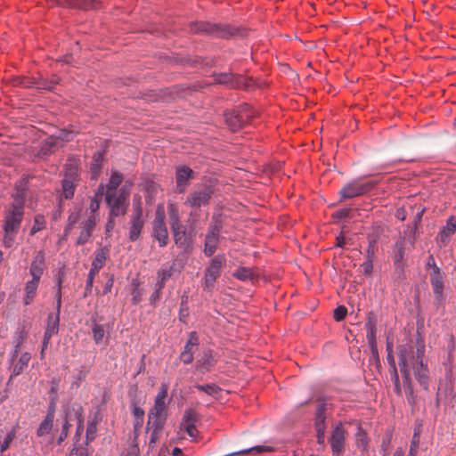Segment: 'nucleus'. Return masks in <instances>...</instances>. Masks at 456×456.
Masks as SVG:
<instances>
[{
    "instance_id": "f257e3e1",
    "label": "nucleus",
    "mask_w": 456,
    "mask_h": 456,
    "mask_svg": "<svg viewBox=\"0 0 456 456\" xmlns=\"http://www.w3.org/2000/svg\"><path fill=\"white\" fill-rule=\"evenodd\" d=\"M425 343L421 338L416 340L415 351L411 344L398 346V364L403 378V389L408 403L413 405L416 403V396L413 392L411 376L425 389L428 384V369L424 363Z\"/></svg>"
},
{
    "instance_id": "f03ea898",
    "label": "nucleus",
    "mask_w": 456,
    "mask_h": 456,
    "mask_svg": "<svg viewBox=\"0 0 456 456\" xmlns=\"http://www.w3.org/2000/svg\"><path fill=\"white\" fill-rule=\"evenodd\" d=\"M25 183L20 182L17 187L14 202L5 210L3 220V244L5 248H11L15 242L16 236L20 231L24 215V191Z\"/></svg>"
},
{
    "instance_id": "7ed1b4c3",
    "label": "nucleus",
    "mask_w": 456,
    "mask_h": 456,
    "mask_svg": "<svg viewBox=\"0 0 456 456\" xmlns=\"http://www.w3.org/2000/svg\"><path fill=\"white\" fill-rule=\"evenodd\" d=\"M168 385L162 383L158 392L154 404L148 413L147 425L156 426L159 429L163 428L167 417V404L166 398L167 396Z\"/></svg>"
},
{
    "instance_id": "20e7f679",
    "label": "nucleus",
    "mask_w": 456,
    "mask_h": 456,
    "mask_svg": "<svg viewBox=\"0 0 456 456\" xmlns=\"http://www.w3.org/2000/svg\"><path fill=\"white\" fill-rule=\"evenodd\" d=\"M256 115V110L245 103L238 110L228 111L224 114L225 123L232 131H237L248 123Z\"/></svg>"
},
{
    "instance_id": "39448f33",
    "label": "nucleus",
    "mask_w": 456,
    "mask_h": 456,
    "mask_svg": "<svg viewBox=\"0 0 456 456\" xmlns=\"http://www.w3.org/2000/svg\"><path fill=\"white\" fill-rule=\"evenodd\" d=\"M57 298V311L56 313H51L48 314L45 330L44 334V340L41 350V357H44L45 350L48 346L50 343V339L53 335H56L59 331V323H60V309L61 305V286L59 285L58 290L56 293Z\"/></svg>"
},
{
    "instance_id": "423d86ee",
    "label": "nucleus",
    "mask_w": 456,
    "mask_h": 456,
    "mask_svg": "<svg viewBox=\"0 0 456 456\" xmlns=\"http://www.w3.org/2000/svg\"><path fill=\"white\" fill-rule=\"evenodd\" d=\"M212 194L213 190L210 186L199 185L187 195L183 204L192 209H198L208 205Z\"/></svg>"
},
{
    "instance_id": "0eeeda50",
    "label": "nucleus",
    "mask_w": 456,
    "mask_h": 456,
    "mask_svg": "<svg viewBox=\"0 0 456 456\" xmlns=\"http://www.w3.org/2000/svg\"><path fill=\"white\" fill-rule=\"evenodd\" d=\"M128 194L124 187L118 190V193L105 192V201L110 208L109 214L111 216H124L126 213Z\"/></svg>"
},
{
    "instance_id": "6e6552de",
    "label": "nucleus",
    "mask_w": 456,
    "mask_h": 456,
    "mask_svg": "<svg viewBox=\"0 0 456 456\" xmlns=\"http://www.w3.org/2000/svg\"><path fill=\"white\" fill-rule=\"evenodd\" d=\"M226 259L223 255H216L211 259L209 265L207 267L204 274L202 287L204 289L210 290L213 289L216 279L221 275L223 267Z\"/></svg>"
},
{
    "instance_id": "1a4fd4ad",
    "label": "nucleus",
    "mask_w": 456,
    "mask_h": 456,
    "mask_svg": "<svg viewBox=\"0 0 456 456\" xmlns=\"http://www.w3.org/2000/svg\"><path fill=\"white\" fill-rule=\"evenodd\" d=\"M145 219L143 217V209L140 201L134 202L133 214L129 221V240L135 241L139 239L142 230L144 226Z\"/></svg>"
},
{
    "instance_id": "9d476101",
    "label": "nucleus",
    "mask_w": 456,
    "mask_h": 456,
    "mask_svg": "<svg viewBox=\"0 0 456 456\" xmlns=\"http://www.w3.org/2000/svg\"><path fill=\"white\" fill-rule=\"evenodd\" d=\"M153 237L158 240L159 247H165L168 242V232L165 224L163 205H159L156 208L153 221Z\"/></svg>"
},
{
    "instance_id": "9b49d317",
    "label": "nucleus",
    "mask_w": 456,
    "mask_h": 456,
    "mask_svg": "<svg viewBox=\"0 0 456 456\" xmlns=\"http://www.w3.org/2000/svg\"><path fill=\"white\" fill-rule=\"evenodd\" d=\"M375 185L376 183L373 181H369L366 183L354 181L347 183L340 190V195L344 200L352 199L370 191Z\"/></svg>"
},
{
    "instance_id": "f8f14e48",
    "label": "nucleus",
    "mask_w": 456,
    "mask_h": 456,
    "mask_svg": "<svg viewBox=\"0 0 456 456\" xmlns=\"http://www.w3.org/2000/svg\"><path fill=\"white\" fill-rule=\"evenodd\" d=\"M346 430L341 423H338L331 431L329 443L333 456H340L345 450Z\"/></svg>"
},
{
    "instance_id": "ddd939ff",
    "label": "nucleus",
    "mask_w": 456,
    "mask_h": 456,
    "mask_svg": "<svg viewBox=\"0 0 456 456\" xmlns=\"http://www.w3.org/2000/svg\"><path fill=\"white\" fill-rule=\"evenodd\" d=\"M221 229L222 224L220 222H215L208 227L204 243V253L206 256H210L216 252Z\"/></svg>"
},
{
    "instance_id": "4468645a",
    "label": "nucleus",
    "mask_w": 456,
    "mask_h": 456,
    "mask_svg": "<svg viewBox=\"0 0 456 456\" xmlns=\"http://www.w3.org/2000/svg\"><path fill=\"white\" fill-rule=\"evenodd\" d=\"M195 178V172L187 166H177L175 167L176 191L183 193L191 182Z\"/></svg>"
},
{
    "instance_id": "2eb2a0df",
    "label": "nucleus",
    "mask_w": 456,
    "mask_h": 456,
    "mask_svg": "<svg viewBox=\"0 0 456 456\" xmlns=\"http://www.w3.org/2000/svg\"><path fill=\"white\" fill-rule=\"evenodd\" d=\"M197 421V412L193 409H186L180 424V429L185 431L192 440H195L199 435L196 428Z\"/></svg>"
},
{
    "instance_id": "dca6fc26",
    "label": "nucleus",
    "mask_w": 456,
    "mask_h": 456,
    "mask_svg": "<svg viewBox=\"0 0 456 456\" xmlns=\"http://www.w3.org/2000/svg\"><path fill=\"white\" fill-rule=\"evenodd\" d=\"M387 362L389 365L390 375H391V379L394 383L395 392L396 393V395H402L403 389L400 385V379H399V376H398V372H397V369H396L395 360V357L393 354V345L389 342L387 343Z\"/></svg>"
},
{
    "instance_id": "f3484780",
    "label": "nucleus",
    "mask_w": 456,
    "mask_h": 456,
    "mask_svg": "<svg viewBox=\"0 0 456 456\" xmlns=\"http://www.w3.org/2000/svg\"><path fill=\"white\" fill-rule=\"evenodd\" d=\"M98 221L99 218L86 216V218L80 224L81 231L77 237V244L84 245L89 240Z\"/></svg>"
},
{
    "instance_id": "a211bd4d",
    "label": "nucleus",
    "mask_w": 456,
    "mask_h": 456,
    "mask_svg": "<svg viewBox=\"0 0 456 456\" xmlns=\"http://www.w3.org/2000/svg\"><path fill=\"white\" fill-rule=\"evenodd\" d=\"M430 282L432 285L433 292L436 296V298L438 301L443 300V292H444V277L443 273L440 271V268L436 266L435 262L433 261V272L430 275Z\"/></svg>"
},
{
    "instance_id": "6ab92c4d",
    "label": "nucleus",
    "mask_w": 456,
    "mask_h": 456,
    "mask_svg": "<svg viewBox=\"0 0 456 456\" xmlns=\"http://www.w3.org/2000/svg\"><path fill=\"white\" fill-rule=\"evenodd\" d=\"M191 31L195 33L206 32L215 34L218 37H225L227 32L217 24H211L208 22H195L191 24Z\"/></svg>"
},
{
    "instance_id": "aec40b11",
    "label": "nucleus",
    "mask_w": 456,
    "mask_h": 456,
    "mask_svg": "<svg viewBox=\"0 0 456 456\" xmlns=\"http://www.w3.org/2000/svg\"><path fill=\"white\" fill-rule=\"evenodd\" d=\"M59 79L54 77L51 80H46L43 78L36 79V78H23L20 81V85L24 87H36L37 89L43 90H53L54 86L57 85Z\"/></svg>"
},
{
    "instance_id": "412c9836",
    "label": "nucleus",
    "mask_w": 456,
    "mask_h": 456,
    "mask_svg": "<svg viewBox=\"0 0 456 456\" xmlns=\"http://www.w3.org/2000/svg\"><path fill=\"white\" fill-rule=\"evenodd\" d=\"M216 359L211 350L201 353L196 362V368L201 372L209 371L216 364Z\"/></svg>"
},
{
    "instance_id": "4be33fe9",
    "label": "nucleus",
    "mask_w": 456,
    "mask_h": 456,
    "mask_svg": "<svg viewBox=\"0 0 456 456\" xmlns=\"http://www.w3.org/2000/svg\"><path fill=\"white\" fill-rule=\"evenodd\" d=\"M74 137V132L69 130H60L57 134L48 136L46 138V144L50 147L54 145L60 148L64 145L66 142H69Z\"/></svg>"
},
{
    "instance_id": "5701e85b",
    "label": "nucleus",
    "mask_w": 456,
    "mask_h": 456,
    "mask_svg": "<svg viewBox=\"0 0 456 456\" xmlns=\"http://www.w3.org/2000/svg\"><path fill=\"white\" fill-rule=\"evenodd\" d=\"M456 232V223L453 216L448 218L445 226L442 228L438 236L437 242L440 246H445L450 240L451 236Z\"/></svg>"
},
{
    "instance_id": "b1692460",
    "label": "nucleus",
    "mask_w": 456,
    "mask_h": 456,
    "mask_svg": "<svg viewBox=\"0 0 456 456\" xmlns=\"http://www.w3.org/2000/svg\"><path fill=\"white\" fill-rule=\"evenodd\" d=\"M104 187L101 184L97 192L90 199L88 209L86 214L87 216H94L100 219L99 208L101 205L102 196L103 194Z\"/></svg>"
},
{
    "instance_id": "393cba45",
    "label": "nucleus",
    "mask_w": 456,
    "mask_h": 456,
    "mask_svg": "<svg viewBox=\"0 0 456 456\" xmlns=\"http://www.w3.org/2000/svg\"><path fill=\"white\" fill-rule=\"evenodd\" d=\"M45 269V254L38 251L35 255L29 268V273L34 278H41Z\"/></svg>"
},
{
    "instance_id": "a878e982",
    "label": "nucleus",
    "mask_w": 456,
    "mask_h": 456,
    "mask_svg": "<svg viewBox=\"0 0 456 456\" xmlns=\"http://www.w3.org/2000/svg\"><path fill=\"white\" fill-rule=\"evenodd\" d=\"M171 231L175 245L179 248H186L189 243L185 226L182 224L171 226Z\"/></svg>"
},
{
    "instance_id": "bb28decb",
    "label": "nucleus",
    "mask_w": 456,
    "mask_h": 456,
    "mask_svg": "<svg viewBox=\"0 0 456 456\" xmlns=\"http://www.w3.org/2000/svg\"><path fill=\"white\" fill-rule=\"evenodd\" d=\"M40 278L32 277L25 285V295L23 302L26 305H30L34 300L38 288Z\"/></svg>"
},
{
    "instance_id": "cd10ccee",
    "label": "nucleus",
    "mask_w": 456,
    "mask_h": 456,
    "mask_svg": "<svg viewBox=\"0 0 456 456\" xmlns=\"http://www.w3.org/2000/svg\"><path fill=\"white\" fill-rule=\"evenodd\" d=\"M365 327L367 330L366 338H367L368 344L371 349V352L374 354H377L378 349H377V341H376V322H375V321L372 319H369L368 322L365 323Z\"/></svg>"
},
{
    "instance_id": "c85d7f7f",
    "label": "nucleus",
    "mask_w": 456,
    "mask_h": 456,
    "mask_svg": "<svg viewBox=\"0 0 456 456\" xmlns=\"http://www.w3.org/2000/svg\"><path fill=\"white\" fill-rule=\"evenodd\" d=\"M54 410H49L44 420L40 423L37 429V436H45L49 434L53 426Z\"/></svg>"
},
{
    "instance_id": "c756f323",
    "label": "nucleus",
    "mask_w": 456,
    "mask_h": 456,
    "mask_svg": "<svg viewBox=\"0 0 456 456\" xmlns=\"http://www.w3.org/2000/svg\"><path fill=\"white\" fill-rule=\"evenodd\" d=\"M109 253H110V250L106 247L97 249L95 251L94 258L92 262L91 269H94V271L99 272V270L104 266L106 260L109 256Z\"/></svg>"
},
{
    "instance_id": "7c9ffc66",
    "label": "nucleus",
    "mask_w": 456,
    "mask_h": 456,
    "mask_svg": "<svg viewBox=\"0 0 456 456\" xmlns=\"http://www.w3.org/2000/svg\"><path fill=\"white\" fill-rule=\"evenodd\" d=\"M123 175L120 174L118 171H112L110 177L109 179L108 183L106 184V191L110 192V194L118 193V188L123 182Z\"/></svg>"
},
{
    "instance_id": "2f4dec72",
    "label": "nucleus",
    "mask_w": 456,
    "mask_h": 456,
    "mask_svg": "<svg viewBox=\"0 0 456 456\" xmlns=\"http://www.w3.org/2000/svg\"><path fill=\"white\" fill-rule=\"evenodd\" d=\"M240 78H235L233 74L220 73L216 76L215 81L218 84L228 85L231 87L240 86Z\"/></svg>"
},
{
    "instance_id": "473e14b6",
    "label": "nucleus",
    "mask_w": 456,
    "mask_h": 456,
    "mask_svg": "<svg viewBox=\"0 0 456 456\" xmlns=\"http://www.w3.org/2000/svg\"><path fill=\"white\" fill-rule=\"evenodd\" d=\"M370 439L366 432L361 428H358V431L355 434V444L362 452H368Z\"/></svg>"
},
{
    "instance_id": "72a5a7b5",
    "label": "nucleus",
    "mask_w": 456,
    "mask_h": 456,
    "mask_svg": "<svg viewBox=\"0 0 456 456\" xmlns=\"http://www.w3.org/2000/svg\"><path fill=\"white\" fill-rule=\"evenodd\" d=\"M30 354L24 353L22 354L18 362L13 365L12 376H18L20 375L28 366L29 361H30Z\"/></svg>"
},
{
    "instance_id": "f704fd0d",
    "label": "nucleus",
    "mask_w": 456,
    "mask_h": 456,
    "mask_svg": "<svg viewBox=\"0 0 456 456\" xmlns=\"http://www.w3.org/2000/svg\"><path fill=\"white\" fill-rule=\"evenodd\" d=\"M76 184L72 176H66L62 180V191L65 199H71L74 196Z\"/></svg>"
},
{
    "instance_id": "c9c22d12",
    "label": "nucleus",
    "mask_w": 456,
    "mask_h": 456,
    "mask_svg": "<svg viewBox=\"0 0 456 456\" xmlns=\"http://www.w3.org/2000/svg\"><path fill=\"white\" fill-rule=\"evenodd\" d=\"M78 408L80 409V416H83L84 410L82 406L75 403L66 409L64 421H68L69 423L72 420L78 421V416L77 415V412L78 413Z\"/></svg>"
},
{
    "instance_id": "e433bc0d",
    "label": "nucleus",
    "mask_w": 456,
    "mask_h": 456,
    "mask_svg": "<svg viewBox=\"0 0 456 456\" xmlns=\"http://www.w3.org/2000/svg\"><path fill=\"white\" fill-rule=\"evenodd\" d=\"M102 154L99 151L94 153L93 157V161L91 163V174L93 179H96L99 175L102 167Z\"/></svg>"
},
{
    "instance_id": "4c0bfd02",
    "label": "nucleus",
    "mask_w": 456,
    "mask_h": 456,
    "mask_svg": "<svg viewBox=\"0 0 456 456\" xmlns=\"http://www.w3.org/2000/svg\"><path fill=\"white\" fill-rule=\"evenodd\" d=\"M168 216L170 220V227L177 224H181L179 211L177 207L174 203H169L167 206Z\"/></svg>"
},
{
    "instance_id": "58836bf2",
    "label": "nucleus",
    "mask_w": 456,
    "mask_h": 456,
    "mask_svg": "<svg viewBox=\"0 0 456 456\" xmlns=\"http://www.w3.org/2000/svg\"><path fill=\"white\" fill-rule=\"evenodd\" d=\"M80 208H75L73 212H71L68 217L67 224L64 229L65 234H68L71 232L72 227L75 224L77 223L80 217Z\"/></svg>"
},
{
    "instance_id": "ea45409f",
    "label": "nucleus",
    "mask_w": 456,
    "mask_h": 456,
    "mask_svg": "<svg viewBox=\"0 0 456 456\" xmlns=\"http://www.w3.org/2000/svg\"><path fill=\"white\" fill-rule=\"evenodd\" d=\"M325 404L322 403L319 405L316 412V418H315V428H326L325 427Z\"/></svg>"
},
{
    "instance_id": "a19ab883",
    "label": "nucleus",
    "mask_w": 456,
    "mask_h": 456,
    "mask_svg": "<svg viewBox=\"0 0 456 456\" xmlns=\"http://www.w3.org/2000/svg\"><path fill=\"white\" fill-rule=\"evenodd\" d=\"M233 276L240 281H248L251 280L254 277L253 272L246 267H240L236 270V272L233 273Z\"/></svg>"
},
{
    "instance_id": "79ce46f5",
    "label": "nucleus",
    "mask_w": 456,
    "mask_h": 456,
    "mask_svg": "<svg viewBox=\"0 0 456 456\" xmlns=\"http://www.w3.org/2000/svg\"><path fill=\"white\" fill-rule=\"evenodd\" d=\"M195 387L209 395H216L221 391L220 387L215 384L196 385Z\"/></svg>"
},
{
    "instance_id": "37998d69",
    "label": "nucleus",
    "mask_w": 456,
    "mask_h": 456,
    "mask_svg": "<svg viewBox=\"0 0 456 456\" xmlns=\"http://www.w3.org/2000/svg\"><path fill=\"white\" fill-rule=\"evenodd\" d=\"M92 331H93L94 342L96 344L102 343V341L104 338V334H105V330H104L103 327L100 324L95 323L93 326Z\"/></svg>"
},
{
    "instance_id": "c03bdc74",
    "label": "nucleus",
    "mask_w": 456,
    "mask_h": 456,
    "mask_svg": "<svg viewBox=\"0 0 456 456\" xmlns=\"http://www.w3.org/2000/svg\"><path fill=\"white\" fill-rule=\"evenodd\" d=\"M96 431V423L94 421L88 422L86 433V444L91 443L95 438Z\"/></svg>"
},
{
    "instance_id": "a18cd8bd",
    "label": "nucleus",
    "mask_w": 456,
    "mask_h": 456,
    "mask_svg": "<svg viewBox=\"0 0 456 456\" xmlns=\"http://www.w3.org/2000/svg\"><path fill=\"white\" fill-rule=\"evenodd\" d=\"M59 148L60 147L57 145L50 147L49 145L46 144V139H45L37 152V156L40 158H44V157L54 152Z\"/></svg>"
},
{
    "instance_id": "49530a36",
    "label": "nucleus",
    "mask_w": 456,
    "mask_h": 456,
    "mask_svg": "<svg viewBox=\"0 0 456 456\" xmlns=\"http://www.w3.org/2000/svg\"><path fill=\"white\" fill-rule=\"evenodd\" d=\"M15 437V431L11 430L4 438L2 442H0V452H5L9 446L13 438Z\"/></svg>"
},
{
    "instance_id": "de8ad7c7",
    "label": "nucleus",
    "mask_w": 456,
    "mask_h": 456,
    "mask_svg": "<svg viewBox=\"0 0 456 456\" xmlns=\"http://www.w3.org/2000/svg\"><path fill=\"white\" fill-rule=\"evenodd\" d=\"M254 451L256 453H262V452H271L274 451V448L272 446H266V445H256L248 450H243L239 452L238 453H247L248 452ZM235 452L234 454H236Z\"/></svg>"
},
{
    "instance_id": "09e8293b",
    "label": "nucleus",
    "mask_w": 456,
    "mask_h": 456,
    "mask_svg": "<svg viewBox=\"0 0 456 456\" xmlns=\"http://www.w3.org/2000/svg\"><path fill=\"white\" fill-rule=\"evenodd\" d=\"M173 274V266L162 267L158 272V279L165 281H167Z\"/></svg>"
},
{
    "instance_id": "8fccbe9b",
    "label": "nucleus",
    "mask_w": 456,
    "mask_h": 456,
    "mask_svg": "<svg viewBox=\"0 0 456 456\" xmlns=\"http://www.w3.org/2000/svg\"><path fill=\"white\" fill-rule=\"evenodd\" d=\"M45 221L42 216H37L35 217V223L31 228L30 233L33 235L44 228Z\"/></svg>"
},
{
    "instance_id": "3c124183",
    "label": "nucleus",
    "mask_w": 456,
    "mask_h": 456,
    "mask_svg": "<svg viewBox=\"0 0 456 456\" xmlns=\"http://www.w3.org/2000/svg\"><path fill=\"white\" fill-rule=\"evenodd\" d=\"M347 310L344 305H339L334 310V319L340 322L346 316Z\"/></svg>"
},
{
    "instance_id": "603ef678",
    "label": "nucleus",
    "mask_w": 456,
    "mask_h": 456,
    "mask_svg": "<svg viewBox=\"0 0 456 456\" xmlns=\"http://www.w3.org/2000/svg\"><path fill=\"white\" fill-rule=\"evenodd\" d=\"M198 339L194 335H191L188 342L186 343L183 352L193 353V347L197 346Z\"/></svg>"
},
{
    "instance_id": "864d4df0",
    "label": "nucleus",
    "mask_w": 456,
    "mask_h": 456,
    "mask_svg": "<svg viewBox=\"0 0 456 456\" xmlns=\"http://www.w3.org/2000/svg\"><path fill=\"white\" fill-rule=\"evenodd\" d=\"M79 411H80V409L78 408V413L77 412V415L78 416V421H77V430H76V437L77 439H79V437L84 430V416H80Z\"/></svg>"
},
{
    "instance_id": "5fc2aeb1",
    "label": "nucleus",
    "mask_w": 456,
    "mask_h": 456,
    "mask_svg": "<svg viewBox=\"0 0 456 456\" xmlns=\"http://www.w3.org/2000/svg\"><path fill=\"white\" fill-rule=\"evenodd\" d=\"M147 428L148 429H151V436H150V443L151 444H154L157 441V439L159 437V435L161 432L163 428H159L158 429L156 426L150 425V426H148Z\"/></svg>"
},
{
    "instance_id": "6e6d98bb",
    "label": "nucleus",
    "mask_w": 456,
    "mask_h": 456,
    "mask_svg": "<svg viewBox=\"0 0 456 456\" xmlns=\"http://www.w3.org/2000/svg\"><path fill=\"white\" fill-rule=\"evenodd\" d=\"M70 426H71L70 423H69L68 421H64V423L62 425L61 435L58 438V444H61L68 436L69 429Z\"/></svg>"
},
{
    "instance_id": "4d7b16f0",
    "label": "nucleus",
    "mask_w": 456,
    "mask_h": 456,
    "mask_svg": "<svg viewBox=\"0 0 456 456\" xmlns=\"http://www.w3.org/2000/svg\"><path fill=\"white\" fill-rule=\"evenodd\" d=\"M78 6L84 9L97 8L98 2H96L95 0H83L81 3L78 4Z\"/></svg>"
},
{
    "instance_id": "13d9d810",
    "label": "nucleus",
    "mask_w": 456,
    "mask_h": 456,
    "mask_svg": "<svg viewBox=\"0 0 456 456\" xmlns=\"http://www.w3.org/2000/svg\"><path fill=\"white\" fill-rule=\"evenodd\" d=\"M373 259L367 258L366 261L362 265L363 273L365 274H370L373 270Z\"/></svg>"
},
{
    "instance_id": "bf43d9fd",
    "label": "nucleus",
    "mask_w": 456,
    "mask_h": 456,
    "mask_svg": "<svg viewBox=\"0 0 456 456\" xmlns=\"http://www.w3.org/2000/svg\"><path fill=\"white\" fill-rule=\"evenodd\" d=\"M376 251V241L370 240L367 248V258L373 259Z\"/></svg>"
},
{
    "instance_id": "052dcab7",
    "label": "nucleus",
    "mask_w": 456,
    "mask_h": 456,
    "mask_svg": "<svg viewBox=\"0 0 456 456\" xmlns=\"http://www.w3.org/2000/svg\"><path fill=\"white\" fill-rule=\"evenodd\" d=\"M391 437L392 435L390 433H387L385 437L382 440L381 448L384 452H387L389 448L390 443H391ZM384 455H386V452H384Z\"/></svg>"
},
{
    "instance_id": "680f3d73",
    "label": "nucleus",
    "mask_w": 456,
    "mask_h": 456,
    "mask_svg": "<svg viewBox=\"0 0 456 456\" xmlns=\"http://www.w3.org/2000/svg\"><path fill=\"white\" fill-rule=\"evenodd\" d=\"M180 359L185 364L191 363L193 360V353L182 352Z\"/></svg>"
},
{
    "instance_id": "e2e57ef3",
    "label": "nucleus",
    "mask_w": 456,
    "mask_h": 456,
    "mask_svg": "<svg viewBox=\"0 0 456 456\" xmlns=\"http://www.w3.org/2000/svg\"><path fill=\"white\" fill-rule=\"evenodd\" d=\"M60 379L53 378L51 380V394L54 395V399L56 398L58 388H59Z\"/></svg>"
},
{
    "instance_id": "0e129e2a",
    "label": "nucleus",
    "mask_w": 456,
    "mask_h": 456,
    "mask_svg": "<svg viewBox=\"0 0 456 456\" xmlns=\"http://www.w3.org/2000/svg\"><path fill=\"white\" fill-rule=\"evenodd\" d=\"M350 213V209L349 208H342V209H338V211H336V213L334 214V217L338 218V219H344L346 218V216H348Z\"/></svg>"
},
{
    "instance_id": "69168bd1",
    "label": "nucleus",
    "mask_w": 456,
    "mask_h": 456,
    "mask_svg": "<svg viewBox=\"0 0 456 456\" xmlns=\"http://www.w3.org/2000/svg\"><path fill=\"white\" fill-rule=\"evenodd\" d=\"M98 271H94V269H90L88 273V278L86 281V289H91L94 283V279Z\"/></svg>"
},
{
    "instance_id": "338daca9",
    "label": "nucleus",
    "mask_w": 456,
    "mask_h": 456,
    "mask_svg": "<svg viewBox=\"0 0 456 456\" xmlns=\"http://www.w3.org/2000/svg\"><path fill=\"white\" fill-rule=\"evenodd\" d=\"M113 284H114V278L113 276L110 277L109 280L106 281L105 283V286L103 288V294H108L111 291V289L113 287Z\"/></svg>"
},
{
    "instance_id": "774afa93",
    "label": "nucleus",
    "mask_w": 456,
    "mask_h": 456,
    "mask_svg": "<svg viewBox=\"0 0 456 456\" xmlns=\"http://www.w3.org/2000/svg\"><path fill=\"white\" fill-rule=\"evenodd\" d=\"M133 415L134 419H144V411L141 407L134 406Z\"/></svg>"
}]
</instances>
